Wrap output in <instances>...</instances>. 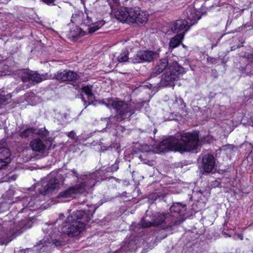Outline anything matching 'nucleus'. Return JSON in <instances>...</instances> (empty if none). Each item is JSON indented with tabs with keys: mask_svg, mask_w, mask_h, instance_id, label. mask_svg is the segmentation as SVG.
<instances>
[{
	"mask_svg": "<svg viewBox=\"0 0 253 253\" xmlns=\"http://www.w3.org/2000/svg\"><path fill=\"white\" fill-rule=\"evenodd\" d=\"M164 70L165 72L162 76L160 79L157 78L156 83H149L148 87L150 89H155L161 86H174V82L179 78V76L184 73V68L180 66L176 62L170 63L169 59L163 58L160 60L155 67L152 69L150 75L148 79L151 80L153 78L156 77Z\"/></svg>",
	"mask_w": 253,
	"mask_h": 253,
	"instance_id": "1",
	"label": "nucleus"
},
{
	"mask_svg": "<svg viewBox=\"0 0 253 253\" xmlns=\"http://www.w3.org/2000/svg\"><path fill=\"white\" fill-rule=\"evenodd\" d=\"M198 143L199 136L197 133L182 132L178 134L176 137L170 136L163 140L160 147L164 151H191L197 148Z\"/></svg>",
	"mask_w": 253,
	"mask_h": 253,
	"instance_id": "2",
	"label": "nucleus"
},
{
	"mask_svg": "<svg viewBox=\"0 0 253 253\" xmlns=\"http://www.w3.org/2000/svg\"><path fill=\"white\" fill-rule=\"evenodd\" d=\"M174 215H171L169 213H157L154 214L151 221H147L144 218H143L140 223L137 225L132 224L130 226V229L132 230L135 233L140 234L144 228H147L151 226H158L162 225L164 226L163 229L167 231H171L172 227L175 226L173 225L174 220Z\"/></svg>",
	"mask_w": 253,
	"mask_h": 253,
	"instance_id": "3",
	"label": "nucleus"
},
{
	"mask_svg": "<svg viewBox=\"0 0 253 253\" xmlns=\"http://www.w3.org/2000/svg\"><path fill=\"white\" fill-rule=\"evenodd\" d=\"M27 221L21 220L18 224L13 221L5 222L3 225L0 224V239L12 238L19 235L27 228Z\"/></svg>",
	"mask_w": 253,
	"mask_h": 253,
	"instance_id": "4",
	"label": "nucleus"
},
{
	"mask_svg": "<svg viewBox=\"0 0 253 253\" xmlns=\"http://www.w3.org/2000/svg\"><path fill=\"white\" fill-rule=\"evenodd\" d=\"M108 105H110L116 110L117 115L122 121L125 120L129 121L131 117L135 112L134 106L123 101L111 100Z\"/></svg>",
	"mask_w": 253,
	"mask_h": 253,
	"instance_id": "5",
	"label": "nucleus"
},
{
	"mask_svg": "<svg viewBox=\"0 0 253 253\" xmlns=\"http://www.w3.org/2000/svg\"><path fill=\"white\" fill-rule=\"evenodd\" d=\"M52 225H49L48 226L47 232L49 238L44 237L42 240H41L37 245L34 247V250L35 251H39V252H46L52 248H54L59 246L62 245L63 241L62 240L54 239V233L56 231H53L54 233H52L50 231L52 229Z\"/></svg>",
	"mask_w": 253,
	"mask_h": 253,
	"instance_id": "6",
	"label": "nucleus"
},
{
	"mask_svg": "<svg viewBox=\"0 0 253 253\" xmlns=\"http://www.w3.org/2000/svg\"><path fill=\"white\" fill-rule=\"evenodd\" d=\"M93 187V181L90 182L88 184L86 182H81L75 185L69 186L68 188L60 192L58 195L59 198H74L77 194H82L87 188Z\"/></svg>",
	"mask_w": 253,
	"mask_h": 253,
	"instance_id": "7",
	"label": "nucleus"
},
{
	"mask_svg": "<svg viewBox=\"0 0 253 253\" xmlns=\"http://www.w3.org/2000/svg\"><path fill=\"white\" fill-rule=\"evenodd\" d=\"M85 224L81 221H68L61 227V232L71 236L78 235L84 230Z\"/></svg>",
	"mask_w": 253,
	"mask_h": 253,
	"instance_id": "8",
	"label": "nucleus"
},
{
	"mask_svg": "<svg viewBox=\"0 0 253 253\" xmlns=\"http://www.w3.org/2000/svg\"><path fill=\"white\" fill-rule=\"evenodd\" d=\"M59 186L58 179L55 177L54 174L50 173L42 182V187L39 188V192L40 194L47 195L58 188Z\"/></svg>",
	"mask_w": 253,
	"mask_h": 253,
	"instance_id": "9",
	"label": "nucleus"
},
{
	"mask_svg": "<svg viewBox=\"0 0 253 253\" xmlns=\"http://www.w3.org/2000/svg\"><path fill=\"white\" fill-rule=\"evenodd\" d=\"M160 57L159 50L156 51L145 50L137 52L135 57L132 59L134 63L150 62Z\"/></svg>",
	"mask_w": 253,
	"mask_h": 253,
	"instance_id": "10",
	"label": "nucleus"
},
{
	"mask_svg": "<svg viewBox=\"0 0 253 253\" xmlns=\"http://www.w3.org/2000/svg\"><path fill=\"white\" fill-rule=\"evenodd\" d=\"M169 210L171 215H174L173 225H178L185 220L184 216L186 211L185 205H183L180 203H175L170 207Z\"/></svg>",
	"mask_w": 253,
	"mask_h": 253,
	"instance_id": "11",
	"label": "nucleus"
},
{
	"mask_svg": "<svg viewBox=\"0 0 253 253\" xmlns=\"http://www.w3.org/2000/svg\"><path fill=\"white\" fill-rule=\"evenodd\" d=\"M148 15L138 7L129 8V16L128 23H136L139 25L146 23L148 20Z\"/></svg>",
	"mask_w": 253,
	"mask_h": 253,
	"instance_id": "12",
	"label": "nucleus"
},
{
	"mask_svg": "<svg viewBox=\"0 0 253 253\" xmlns=\"http://www.w3.org/2000/svg\"><path fill=\"white\" fill-rule=\"evenodd\" d=\"M94 212V209L77 210L76 211H74L71 215L67 217V221H79V220L83 219L88 222L92 218Z\"/></svg>",
	"mask_w": 253,
	"mask_h": 253,
	"instance_id": "13",
	"label": "nucleus"
},
{
	"mask_svg": "<svg viewBox=\"0 0 253 253\" xmlns=\"http://www.w3.org/2000/svg\"><path fill=\"white\" fill-rule=\"evenodd\" d=\"M72 175L75 177L81 179L82 182H86V184H88L90 182L93 181V186L95 185L96 181H99L100 179H103L102 177H100L101 176L100 171H95L94 172L87 174H81L80 175L78 172V171L75 169L71 170Z\"/></svg>",
	"mask_w": 253,
	"mask_h": 253,
	"instance_id": "14",
	"label": "nucleus"
},
{
	"mask_svg": "<svg viewBox=\"0 0 253 253\" xmlns=\"http://www.w3.org/2000/svg\"><path fill=\"white\" fill-rule=\"evenodd\" d=\"M47 140L37 138L31 141L30 146L33 151L38 152L45 156L48 154L47 150L50 148H47ZM51 146V145L50 144L49 147Z\"/></svg>",
	"mask_w": 253,
	"mask_h": 253,
	"instance_id": "15",
	"label": "nucleus"
},
{
	"mask_svg": "<svg viewBox=\"0 0 253 253\" xmlns=\"http://www.w3.org/2000/svg\"><path fill=\"white\" fill-rule=\"evenodd\" d=\"M20 77L23 82L32 81L33 82L40 83L43 80L42 76L37 72L33 71H23Z\"/></svg>",
	"mask_w": 253,
	"mask_h": 253,
	"instance_id": "16",
	"label": "nucleus"
},
{
	"mask_svg": "<svg viewBox=\"0 0 253 253\" xmlns=\"http://www.w3.org/2000/svg\"><path fill=\"white\" fill-rule=\"evenodd\" d=\"M184 17L189 20L188 28H190L201 18V16L197 13L196 10L193 6L188 7L184 11Z\"/></svg>",
	"mask_w": 253,
	"mask_h": 253,
	"instance_id": "17",
	"label": "nucleus"
},
{
	"mask_svg": "<svg viewBox=\"0 0 253 253\" xmlns=\"http://www.w3.org/2000/svg\"><path fill=\"white\" fill-rule=\"evenodd\" d=\"M215 166V159L212 155H205L202 159V167L205 172H211Z\"/></svg>",
	"mask_w": 253,
	"mask_h": 253,
	"instance_id": "18",
	"label": "nucleus"
},
{
	"mask_svg": "<svg viewBox=\"0 0 253 253\" xmlns=\"http://www.w3.org/2000/svg\"><path fill=\"white\" fill-rule=\"evenodd\" d=\"M188 22L186 19H179L174 21L171 26V30L174 33H185L190 28H188Z\"/></svg>",
	"mask_w": 253,
	"mask_h": 253,
	"instance_id": "19",
	"label": "nucleus"
},
{
	"mask_svg": "<svg viewBox=\"0 0 253 253\" xmlns=\"http://www.w3.org/2000/svg\"><path fill=\"white\" fill-rule=\"evenodd\" d=\"M10 152L5 147H0V169H3L10 162Z\"/></svg>",
	"mask_w": 253,
	"mask_h": 253,
	"instance_id": "20",
	"label": "nucleus"
},
{
	"mask_svg": "<svg viewBox=\"0 0 253 253\" xmlns=\"http://www.w3.org/2000/svg\"><path fill=\"white\" fill-rule=\"evenodd\" d=\"M116 18L121 22H126L128 23V17L129 16V8L119 6L114 12Z\"/></svg>",
	"mask_w": 253,
	"mask_h": 253,
	"instance_id": "21",
	"label": "nucleus"
},
{
	"mask_svg": "<svg viewBox=\"0 0 253 253\" xmlns=\"http://www.w3.org/2000/svg\"><path fill=\"white\" fill-rule=\"evenodd\" d=\"M244 59L247 64L245 66L239 68V71L247 76L253 75V56Z\"/></svg>",
	"mask_w": 253,
	"mask_h": 253,
	"instance_id": "22",
	"label": "nucleus"
},
{
	"mask_svg": "<svg viewBox=\"0 0 253 253\" xmlns=\"http://www.w3.org/2000/svg\"><path fill=\"white\" fill-rule=\"evenodd\" d=\"M82 89L83 92L87 95V100H86L83 96V95L82 94H81V99L84 102V105L85 108L88 105L93 103V101L94 100V95L92 92L91 89L88 86L83 87Z\"/></svg>",
	"mask_w": 253,
	"mask_h": 253,
	"instance_id": "23",
	"label": "nucleus"
},
{
	"mask_svg": "<svg viewBox=\"0 0 253 253\" xmlns=\"http://www.w3.org/2000/svg\"><path fill=\"white\" fill-rule=\"evenodd\" d=\"M83 14V20L82 21L81 26L84 27L90 26L93 24L96 23V20L92 18L93 13L91 11H87L85 10V13Z\"/></svg>",
	"mask_w": 253,
	"mask_h": 253,
	"instance_id": "24",
	"label": "nucleus"
},
{
	"mask_svg": "<svg viewBox=\"0 0 253 253\" xmlns=\"http://www.w3.org/2000/svg\"><path fill=\"white\" fill-rule=\"evenodd\" d=\"M184 35V33H179L171 38L169 43V46L172 48L177 47L183 39Z\"/></svg>",
	"mask_w": 253,
	"mask_h": 253,
	"instance_id": "25",
	"label": "nucleus"
},
{
	"mask_svg": "<svg viewBox=\"0 0 253 253\" xmlns=\"http://www.w3.org/2000/svg\"><path fill=\"white\" fill-rule=\"evenodd\" d=\"M103 120V119H101ZM103 120L107 122V127H109L111 125H117L118 124L123 121L116 114L115 116H111L108 118L103 119Z\"/></svg>",
	"mask_w": 253,
	"mask_h": 253,
	"instance_id": "26",
	"label": "nucleus"
},
{
	"mask_svg": "<svg viewBox=\"0 0 253 253\" xmlns=\"http://www.w3.org/2000/svg\"><path fill=\"white\" fill-rule=\"evenodd\" d=\"M103 25L104 23H102V22L100 23L96 22V23L93 24V25L90 26H86L87 29L84 32V33L87 32L89 34H92L100 29Z\"/></svg>",
	"mask_w": 253,
	"mask_h": 253,
	"instance_id": "27",
	"label": "nucleus"
},
{
	"mask_svg": "<svg viewBox=\"0 0 253 253\" xmlns=\"http://www.w3.org/2000/svg\"><path fill=\"white\" fill-rule=\"evenodd\" d=\"M84 32L82 28L75 27L72 29L69 33V36L73 38H78V36H83Z\"/></svg>",
	"mask_w": 253,
	"mask_h": 253,
	"instance_id": "28",
	"label": "nucleus"
},
{
	"mask_svg": "<svg viewBox=\"0 0 253 253\" xmlns=\"http://www.w3.org/2000/svg\"><path fill=\"white\" fill-rule=\"evenodd\" d=\"M119 169V165L118 163L116 161L115 163L113 165H112L111 167H108L105 169V171L104 172L103 170H99L98 171H101V176H100V177H102L104 179V177L102 176V174H104L105 173L108 172H113L114 171H117ZM100 180H102V179H100Z\"/></svg>",
	"mask_w": 253,
	"mask_h": 253,
	"instance_id": "29",
	"label": "nucleus"
},
{
	"mask_svg": "<svg viewBox=\"0 0 253 253\" xmlns=\"http://www.w3.org/2000/svg\"><path fill=\"white\" fill-rule=\"evenodd\" d=\"M67 70H64L61 72H58L56 74L54 75L53 78H55L57 80L65 82L67 81L66 74Z\"/></svg>",
	"mask_w": 253,
	"mask_h": 253,
	"instance_id": "30",
	"label": "nucleus"
},
{
	"mask_svg": "<svg viewBox=\"0 0 253 253\" xmlns=\"http://www.w3.org/2000/svg\"><path fill=\"white\" fill-rule=\"evenodd\" d=\"M36 129L33 127H30L25 129L20 133V136L22 138H26L32 135L34 133H35Z\"/></svg>",
	"mask_w": 253,
	"mask_h": 253,
	"instance_id": "31",
	"label": "nucleus"
},
{
	"mask_svg": "<svg viewBox=\"0 0 253 253\" xmlns=\"http://www.w3.org/2000/svg\"><path fill=\"white\" fill-rule=\"evenodd\" d=\"M128 51L125 49L122 51L121 54L118 57V60L119 62H124L128 60Z\"/></svg>",
	"mask_w": 253,
	"mask_h": 253,
	"instance_id": "32",
	"label": "nucleus"
},
{
	"mask_svg": "<svg viewBox=\"0 0 253 253\" xmlns=\"http://www.w3.org/2000/svg\"><path fill=\"white\" fill-rule=\"evenodd\" d=\"M66 74V81H74L77 80L79 76L74 72L70 70H67Z\"/></svg>",
	"mask_w": 253,
	"mask_h": 253,
	"instance_id": "33",
	"label": "nucleus"
},
{
	"mask_svg": "<svg viewBox=\"0 0 253 253\" xmlns=\"http://www.w3.org/2000/svg\"><path fill=\"white\" fill-rule=\"evenodd\" d=\"M37 133L42 137V139H44L48 141L47 137L49 135V131L45 128H42L39 129Z\"/></svg>",
	"mask_w": 253,
	"mask_h": 253,
	"instance_id": "34",
	"label": "nucleus"
},
{
	"mask_svg": "<svg viewBox=\"0 0 253 253\" xmlns=\"http://www.w3.org/2000/svg\"><path fill=\"white\" fill-rule=\"evenodd\" d=\"M134 244L135 243L132 240L126 241L125 242L124 245L122 246V250L125 251L132 249Z\"/></svg>",
	"mask_w": 253,
	"mask_h": 253,
	"instance_id": "35",
	"label": "nucleus"
},
{
	"mask_svg": "<svg viewBox=\"0 0 253 253\" xmlns=\"http://www.w3.org/2000/svg\"><path fill=\"white\" fill-rule=\"evenodd\" d=\"M108 3L112 11L114 12L118 8L119 3L117 0H108Z\"/></svg>",
	"mask_w": 253,
	"mask_h": 253,
	"instance_id": "36",
	"label": "nucleus"
},
{
	"mask_svg": "<svg viewBox=\"0 0 253 253\" xmlns=\"http://www.w3.org/2000/svg\"><path fill=\"white\" fill-rule=\"evenodd\" d=\"M126 130V128L124 126L117 125L116 126L115 131H116V135L120 136H122L123 133Z\"/></svg>",
	"mask_w": 253,
	"mask_h": 253,
	"instance_id": "37",
	"label": "nucleus"
},
{
	"mask_svg": "<svg viewBox=\"0 0 253 253\" xmlns=\"http://www.w3.org/2000/svg\"><path fill=\"white\" fill-rule=\"evenodd\" d=\"M10 99V96L9 95H0V105H5L9 103V100Z\"/></svg>",
	"mask_w": 253,
	"mask_h": 253,
	"instance_id": "38",
	"label": "nucleus"
},
{
	"mask_svg": "<svg viewBox=\"0 0 253 253\" xmlns=\"http://www.w3.org/2000/svg\"><path fill=\"white\" fill-rule=\"evenodd\" d=\"M39 199H36L35 197H31V201L29 202V205L28 208L36 207L38 208L39 204H38Z\"/></svg>",
	"mask_w": 253,
	"mask_h": 253,
	"instance_id": "39",
	"label": "nucleus"
},
{
	"mask_svg": "<svg viewBox=\"0 0 253 253\" xmlns=\"http://www.w3.org/2000/svg\"><path fill=\"white\" fill-rule=\"evenodd\" d=\"M219 57L213 58L212 57L208 56L207 58V62L209 64H216L218 63Z\"/></svg>",
	"mask_w": 253,
	"mask_h": 253,
	"instance_id": "40",
	"label": "nucleus"
},
{
	"mask_svg": "<svg viewBox=\"0 0 253 253\" xmlns=\"http://www.w3.org/2000/svg\"><path fill=\"white\" fill-rule=\"evenodd\" d=\"M31 196L23 198L22 200L23 206L26 208H28L29 205V202L30 201H31Z\"/></svg>",
	"mask_w": 253,
	"mask_h": 253,
	"instance_id": "41",
	"label": "nucleus"
},
{
	"mask_svg": "<svg viewBox=\"0 0 253 253\" xmlns=\"http://www.w3.org/2000/svg\"><path fill=\"white\" fill-rule=\"evenodd\" d=\"M67 136L72 139H77V136L74 131H71L67 133Z\"/></svg>",
	"mask_w": 253,
	"mask_h": 253,
	"instance_id": "42",
	"label": "nucleus"
},
{
	"mask_svg": "<svg viewBox=\"0 0 253 253\" xmlns=\"http://www.w3.org/2000/svg\"><path fill=\"white\" fill-rule=\"evenodd\" d=\"M6 205L5 204H0V213L4 211Z\"/></svg>",
	"mask_w": 253,
	"mask_h": 253,
	"instance_id": "43",
	"label": "nucleus"
},
{
	"mask_svg": "<svg viewBox=\"0 0 253 253\" xmlns=\"http://www.w3.org/2000/svg\"><path fill=\"white\" fill-rule=\"evenodd\" d=\"M2 63H0V76L6 75V73L1 70V68L2 67Z\"/></svg>",
	"mask_w": 253,
	"mask_h": 253,
	"instance_id": "44",
	"label": "nucleus"
},
{
	"mask_svg": "<svg viewBox=\"0 0 253 253\" xmlns=\"http://www.w3.org/2000/svg\"><path fill=\"white\" fill-rule=\"evenodd\" d=\"M43 2L46 3L48 5H50L51 4H53V0H42Z\"/></svg>",
	"mask_w": 253,
	"mask_h": 253,
	"instance_id": "45",
	"label": "nucleus"
},
{
	"mask_svg": "<svg viewBox=\"0 0 253 253\" xmlns=\"http://www.w3.org/2000/svg\"><path fill=\"white\" fill-rule=\"evenodd\" d=\"M175 101L177 102L179 101L181 104H184L183 99L180 97V98L176 97V99H175Z\"/></svg>",
	"mask_w": 253,
	"mask_h": 253,
	"instance_id": "46",
	"label": "nucleus"
},
{
	"mask_svg": "<svg viewBox=\"0 0 253 253\" xmlns=\"http://www.w3.org/2000/svg\"><path fill=\"white\" fill-rule=\"evenodd\" d=\"M243 26L244 28H247L250 27V25L248 23H246L244 25H243Z\"/></svg>",
	"mask_w": 253,
	"mask_h": 253,
	"instance_id": "47",
	"label": "nucleus"
},
{
	"mask_svg": "<svg viewBox=\"0 0 253 253\" xmlns=\"http://www.w3.org/2000/svg\"><path fill=\"white\" fill-rule=\"evenodd\" d=\"M238 237H239L241 240H243V235H238Z\"/></svg>",
	"mask_w": 253,
	"mask_h": 253,
	"instance_id": "48",
	"label": "nucleus"
},
{
	"mask_svg": "<svg viewBox=\"0 0 253 253\" xmlns=\"http://www.w3.org/2000/svg\"><path fill=\"white\" fill-rule=\"evenodd\" d=\"M11 178H12L13 180H15V179H16V176H15V175H12V176H11Z\"/></svg>",
	"mask_w": 253,
	"mask_h": 253,
	"instance_id": "49",
	"label": "nucleus"
},
{
	"mask_svg": "<svg viewBox=\"0 0 253 253\" xmlns=\"http://www.w3.org/2000/svg\"><path fill=\"white\" fill-rule=\"evenodd\" d=\"M142 156H141V155H140V156L139 157V159H141H141H142Z\"/></svg>",
	"mask_w": 253,
	"mask_h": 253,
	"instance_id": "50",
	"label": "nucleus"
},
{
	"mask_svg": "<svg viewBox=\"0 0 253 253\" xmlns=\"http://www.w3.org/2000/svg\"><path fill=\"white\" fill-rule=\"evenodd\" d=\"M29 250V249L27 248V249H26L24 250V251H28Z\"/></svg>",
	"mask_w": 253,
	"mask_h": 253,
	"instance_id": "51",
	"label": "nucleus"
},
{
	"mask_svg": "<svg viewBox=\"0 0 253 253\" xmlns=\"http://www.w3.org/2000/svg\"><path fill=\"white\" fill-rule=\"evenodd\" d=\"M199 192L201 193V194L202 193L201 190H199Z\"/></svg>",
	"mask_w": 253,
	"mask_h": 253,
	"instance_id": "52",
	"label": "nucleus"
}]
</instances>
